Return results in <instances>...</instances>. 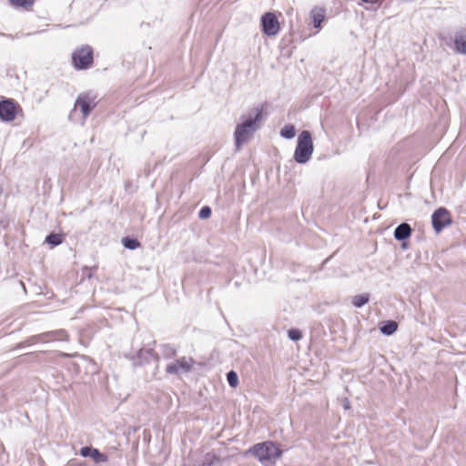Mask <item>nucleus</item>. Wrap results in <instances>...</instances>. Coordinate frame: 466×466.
Listing matches in <instances>:
<instances>
[{"label":"nucleus","mask_w":466,"mask_h":466,"mask_svg":"<svg viewBox=\"0 0 466 466\" xmlns=\"http://www.w3.org/2000/svg\"><path fill=\"white\" fill-rule=\"evenodd\" d=\"M262 116V109L256 107L248 116H241V123L237 125L234 137L237 149H240L258 128V121Z\"/></svg>","instance_id":"obj_1"},{"label":"nucleus","mask_w":466,"mask_h":466,"mask_svg":"<svg viewBox=\"0 0 466 466\" xmlns=\"http://www.w3.org/2000/svg\"><path fill=\"white\" fill-rule=\"evenodd\" d=\"M247 453L256 457L263 466H274L281 457L282 451L274 442L264 441L254 445Z\"/></svg>","instance_id":"obj_2"},{"label":"nucleus","mask_w":466,"mask_h":466,"mask_svg":"<svg viewBox=\"0 0 466 466\" xmlns=\"http://www.w3.org/2000/svg\"><path fill=\"white\" fill-rule=\"evenodd\" d=\"M314 150L311 134L304 130L298 137V143L294 152V159L299 164L307 163Z\"/></svg>","instance_id":"obj_3"},{"label":"nucleus","mask_w":466,"mask_h":466,"mask_svg":"<svg viewBox=\"0 0 466 466\" xmlns=\"http://www.w3.org/2000/svg\"><path fill=\"white\" fill-rule=\"evenodd\" d=\"M96 105V96L91 93L80 94L75 103L72 114H76L79 110L82 114V125L85 123L86 118L88 116L92 109Z\"/></svg>","instance_id":"obj_4"},{"label":"nucleus","mask_w":466,"mask_h":466,"mask_svg":"<svg viewBox=\"0 0 466 466\" xmlns=\"http://www.w3.org/2000/svg\"><path fill=\"white\" fill-rule=\"evenodd\" d=\"M73 64L77 69L87 68L93 62V52L90 46L76 50L72 55Z\"/></svg>","instance_id":"obj_5"},{"label":"nucleus","mask_w":466,"mask_h":466,"mask_svg":"<svg viewBox=\"0 0 466 466\" xmlns=\"http://www.w3.org/2000/svg\"><path fill=\"white\" fill-rule=\"evenodd\" d=\"M432 227L436 233H440L446 226L451 223L449 211L444 208H438L431 216Z\"/></svg>","instance_id":"obj_6"},{"label":"nucleus","mask_w":466,"mask_h":466,"mask_svg":"<svg viewBox=\"0 0 466 466\" xmlns=\"http://www.w3.org/2000/svg\"><path fill=\"white\" fill-rule=\"evenodd\" d=\"M193 363L194 360L192 358L182 357L181 359L167 364L166 370L169 374L186 373L191 370Z\"/></svg>","instance_id":"obj_7"},{"label":"nucleus","mask_w":466,"mask_h":466,"mask_svg":"<svg viewBox=\"0 0 466 466\" xmlns=\"http://www.w3.org/2000/svg\"><path fill=\"white\" fill-rule=\"evenodd\" d=\"M263 32L267 35H276L279 31V23L276 15L272 13H267L261 17Z\"/></svg>","instance_id":"obj_8"},{"label":"nucleus","mask_w":466,"mask_h":466,"mask_svg":"<svg viewBox=\"0 0 466 466\" xmlns=\"http://www.w3.org/2000/svg\"><path fill=\"white\" fill-rule=\"evenodd\" d=\"M17 107L15 103L10 100L0 102V118L3 121L10 122L15 118Z\"/></svg>","instance_id":"obj_9"},{"label":"nucleus","mask_w":466,"mask_h":466,"mask_svg":"<svg viewBox=\"0 0 466 466\" xmlns=\"http://www.w3.org/2000/svg\"><path fill=\"white\" fill-rule=\"evenodd\" d=\"M453 50L458 54L466 55V28L455 32L453 37Z\"/></svg>","instance_id":"obj_10"},{"label":"nucleus","mask_w":466,"mask_h":466,"mask_svg":"<svg viewBox=\"0 0 466 466\" xmlns=\"http://www.w3.org/2000/svg\"><path fill=\"white\" fill-rule=\"evenodd\" d=\"M79 452L81 456L90 457L96 462H106L107 461L106 455L101 453L97 449L92 447H83Z\"/></svg>","instance_id":"obj_11"},{"label":"nucleus","mask_w":466,"mask_h":466,"mask_svg":"<svg viewBox=\"0 0 466 466\" xmlns=\"http://www.w3.org/2000/svg\"><path fill=\"white\" fill-rule=\"evenodd\" d=\"M411 228L407 223H402L398 226L394 231V237L398 240H404L410 237Z\"/></svg>","instance_id":"obj_12"},{"label":"nucleus","mask_w":466,"mask_h":466,"mask_svg":"<svg viewBox=\"0 0 466 466\" xmlns=\"http://www.w3.org/2000/svg\"><path fill=\"white\" fill-rule=\"evenodd\" d=\"M314 27L318 28L320 26L321 22L324 20L325 11L320 7H315L310 13Z\"/></svg>","instance_id":"obj_13"},{"label":"nucleus","mask_w":466,"mask_h":466,"mask_svg":"<svg viewBox=\"0 0 466 466\" xmlns=\"http://www.w3.org/2000/svg\"><path fill=\"white\" fill-rule=\"evenodd\" d=\"M369 299H370V295L368 293H363V294L354 296L352 298L351 302L356 308H360L363 305H365L366 303H368Z\"/></svg>","instance_id":"obj_14"},{"label":"nucleus","mask_w":466,"mask_h":466,"mask_svg":"<svg viewBox=\"0 0 466 466\" xmlns=\"http://www.w3.org/2000/svg\"><path fill=\"white\" fill-rule=\"evenodd\" d=\"M296 135V129L293 125H285L280 130V136L286 139H291Z\"/></svg>","instance_id":"obj_15"},{"label":"nucleus","mask_w":466,"mask_h":466,"mask_svg":"<svg viewBox=\"0 0 466 466\" xmlns=\"http://www.w3.org/2000/svg\"><path fill=\"white\" fill-rule=\"evenodd\" d=\"M398 328V325L395 321H388L385 325L380 327L381 333L385 335H391L393 334Z\"/></svg>","instance_id":"obj_16"},{"label":"nucleus","mask_w":466,"mask_h":466,"mask_svg":"<svg viewBox=\"0 0 466 466\" xmlns=\"http://www.w3.org/2000/svg\"><path fill=\"white\" fill-rule=\"evenodd\" d=\"M46 241L50 245L57 246L63 242V237L59 234L52 233L46 237Z\"/></svg>","instance_id":"obj_17"},{"label":"nucleus","mask_w":466,"mask_h":466,"mask_svg":"<svg viewBox=\"0 0 466 466\" xmlns=\"http://www.w3.org/2000/svg\"><path fill=\"white\" fill-rule=\"evenodd\" d=\"M35 0H9L14 6L28 8L33 5Z\"/></svg>","instance_id":"obj_18"},{"label":"nucleus","mask_w":466,"mask_h":466,"mask_svg":"<svg viewBox=\"0 0 466 466\" xmlns=\"http://www.w3.org/2000/svg\"><path fill=\"white\" fill-rule=\"evenodd\" d=\"M227 379H228V384L231 387L236 388L238 385V377L235 371H233V370L229 371L227 374Z\"/></svg>","instance_id":"obj_19"},{"label":"nucleus","mask_w":466,"mask_h":466,"mask_svg":"<svg viewBox=\"0 0 466 466\" xmlns=\"http://www.w3.org/2000/svg\"><path fill=\"white\" fill-rule=\"evenodd\" d=\"M288 336L289 339L297 341L299 340L302 338L301 331L297 329H291L288 332Z\"/></svg>","instance_id":"obj_20"},{"label":"nucleus","mask_w":466,"mask_h":466,"mask_svg":"<svg viewBox=\"0 0 466 466\" xmlns=\"http://www.w3.org/2000/svg\"><path fill=\"white\" fill-rule=\"evenodd\" d=\"M123 244L126 248L134 249L138 247V242L135 239L124 238Z\"/></svg>","instance_id":"obj_21"},{"label":"nucleus","mask_w":466,"mask_h":466,"mask_svg":"<svg viewBox=\"0 0 466 466\" xmlns=\"http://www.w3.org/2000/svg\"><path fill=\"white\" fill-rule=\"evenodd\" d=\"M218 458L214 453H207L203 463L207 465H212L216 461H218Z\"/></svg>","instance_id":"obj_22"},{"label":"nucleus","mask_w":466,"mask_h":466,"mask_svg":"<svg viewBox=\"0 0 466 466\" xmlns=\"http://www.w3.org/2000/svg\"><path fill=\"white\" fill-rule=\"evenodd\" d=\"M199 218L201 219L208 218L211 215V209L208 207H203L199 211Z\"/></svg>","instance_id":"obj_23"},{"label":"nucleus","mask_w":466,"mask_h":466,"mask_svg":"<svg viewBox=\"0 0 466 466\" xmlns=\"http://www.w3.org/2000/svg\"><path fill=\"white\" fill-rule=\"evenodd\" d=\"M58 333H61V334H62V333H63V331H60V332H50V333H46V337H52V339H58V338L56 337V335H57ZM44 336H45V335H41V337H44Z\"/></svg>","instance_id":"obj_24"},{"label":"nucleus","mask_w":466,"mask_h":466,"mask_svg":"<svg viewBox=\"0 0 466 466\" xmlns=\"http://www.w3.org/2000/svg\"><path fill=\"white\" fill-rule=\"evenodd\" d=\"M361 1L364 3H368V4H377L378 2H380V0H361Z\"/></svg>","instance_id":"obj_25"}]
</instances>
